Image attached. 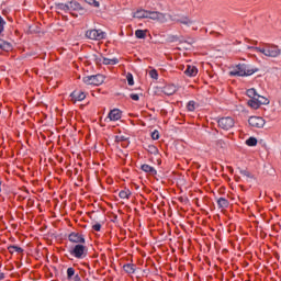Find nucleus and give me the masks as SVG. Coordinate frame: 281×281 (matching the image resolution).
Here are the masks:
<instances>
[{
	"label": "nucleus",
	"mask_w": 281,
	"mask_h": 281,
	"mask_svg": "<svg viewBox=\"0 0 281 281\" xmlns=\"http://www.w3.org/2000/svg\"><path fill=\"white\" fill-rule=\"evenodd\" d=\"M248 106H250L251 109H260V103L258 102V99H250L248 101Z\"/></svg>",
	"instance_id": "5701e85b"
},
{
	"label": "nucleus",
	"mask_w": 281,
	"mask_h": 281,
	"mask_svg": "<svg viewBox=\"0 0 281 281\" xmlns=\"http://www.w3.org/2000/svg\"><path fill=\"white\" fill-rule=\"evenodd\" d=\"M176 21H177V23H180L181 25H184L186 27H190V26L194 25V23H195L194 20H192L190 16H187V15H182L181 18H179Z\"/></svg>",
	"instance_id": "1a4fd4ad"
},
{
	"label": "nucleus",
	"mask_w": 281,
	"mask_h": 281,
	"mask_svg": "<svg viewBox=\"0 0 281 281\" xmlns=\"http://www.w3.org/2000/svg\"><path fill=\"white\" fill-rule=\"evenodd\" d=\"M10 254H22L23 248L19 246H9Z\"/></svg>",
	"instance_id": "393cba45"
},
{
	"label": "nucleus",
	"mask_w": 281,
	"mask_h": 281,
	"mask_svg": "<svg viewBox=\"0 0 281 281\" xmlns=\"http://www.w3.org/2000/svg\"><path fill=\"white\" fill-rule=\"evenodd\" d=\"M134 19H148V10H137L136 12H134L133 14Z\"/></svg>",
	"instance_id": "2eb2a0df"
},
{
	"label": "nucleus",
	"mask_w": 281,
	"mask_h": 281,
	"mask_svg": "<svg viewBox=\"0 0 281 281\" xmlns=\"http://www.w3.org/2000/svg\"><path fill=\"white\" fill-rule=\"evenodd\" d=\"M126 139H128V138L126 136H122V135L115 137L116 142H126Z\"/></svg>",
	"instance_id": "a19ab883"
},
{
	"label": "nucleus",
	"mask_w": 281,
	"mask_h": 281,
	"mask_svg": "<svg viewBox=\"0 0 281 281\" xmlns=\"http://www.w3.org/2000/svg\"><path fill=\"white\" fill-rule=\"evenodd\" d=\"M5 25V21H3V18L0 16V34L3 32V26Z\"/></svg>",
	"instance_id": "79ce46f5"
},
{
	"label": "nucleus",
	"mask_w": 281,
	"mask_h": 281,
	"mask_svg": "<svg viewBox=\"0 0 281 281\" xmlns=\"http://www.w3.org/2000/svg\"><path fill=\"white\" fill-rule=\"evenodd\" d=\"M240 175H243L244 177H247L248 179H254V176H251V175L249 173V171H247V170H241V171H240Z\"/></svg>",
	"instance_id": "e433bc0d"
},
{
	"label": "nucleus",
	"mask_w": 281,
	"mask_h": 281,
	"mask_svg": "<svg viewBox=\"0 0 281 281\" xmlns=\"http://www.w3.org/2000/svg\"><path fill=\"white\" fill-rule=\"evenodd\" d=\"M3 278H5V274L0 272V280H3Z\"/></svg>",
	"instance_id": "c03bdc74"
},
{
	"label": "nucleus",
	"mask_w": 281,
	"mask_h": 281,
	"mask_svg": "<svg viewBox=\"0 0 281 281\" xmlns=\"http://www.w3.org/2000/svg\"><path fill=\"white\" fill-rule=\"evenodd\" d=\"M258 72V68L251 67L247 64H238L231 67L229 76H237L239 78H245L248 76H254Z\"/></svg>",
	"instance_id": "f257e3e1"
},
{
	"label": "nucleus",
	"mask_w": 281,
	"mask_h": 281,
	"mask_svg": "<svg viewBox=\"0 0 281 281\" xmlns=\"http://www.w3.org/2000/svg\"><path fill=\"white\" fill-rule=\"evenodd\" d=\"M108 119L110 120L111 124L115 122H122V111L120 109H113L109 112Z\"/></svg>",
	"instance_id": "6e6552de"
},
{
	"label": "nucleus",
	"mask_w": 281,
	"mask_h": 281,
	"mask_svg": "<svg viewBox=\"0 0 281 281\" xmlns=\"http://www.w3.org/2000/svg\"><path fill=\"white\" fill-rule=\"evenodd\" d=\"M135 36H136V38H146V31H144V30H136Z\"/></svg>",
	"instance_id": "cd10ccee"
},
{
	"label": "nucleus",
	"mask_w": 281,
	"mask_h": 281,
	"mask_svg": "<svg viewBox=\"0 0 281 281\" xmlns=\"http://www.w3.org/2000/svg\"><path fill=\"white\" fill-rule=\"evenodd\" d=\"M247 95L248 98H251V100L257 99L258 98V92H256V89L251 88L247 90Z\"/></svg>",
	"instance_id": "a878e982"
},
{
	"label": "nucleus",
	"mask_w": 281,
	"mask_h": 281,
	"mask_svg": "<svg viewBox=\"0 0 281 281\" xmlns=\"http://www.w3.org/2000/svg\"><path fill=\"white\" fill-rule=\"evenodd\" d=\"M70 98L72 102H82V100H85L87 95L85 94V92L74 91L71 92Z\"/></svg>",
	"instance_id": "9b49d317"
},
{
	"label": "nucleus",
	"mask_w": 281,
	"mask_h": 281,
	"mask_svg": "<svg viewBox=\"0 0 281 281\" xmlns=\"http://www.w3.org/2000/svg\"><path fill=\"white\" fill-rule=\"evenodd\" d=\"M119 196H120V199H128V192H126V191H121V192L119 193Z\"/></svg>",
	"instance_id": "4c0bfd02"
},
{
	"label": "nucleus",
	"mask_w": 281,
	"mask_h": 281,
	"mask_svg": "<svg viewBox=\"0 0 281 281\" xmlns=\"http://www.w3.org/2000/svg\"><path fill=\"white\" fill-rule=\"evenodd\" d=\"M248 124L254 128H265V124H267V122L261 116H250L248 119Z\"/></svg>",
	"instance_id": "0eeeda50"
},
{
	"label": "nucleus",
	"mask_w": 281,
	"mask_h": 281,
	"mask_svg": "<svg viewBox=\"0 0 281 281\" xmlns=\"http://www.w3.org/2000/svg\"><path fill=\"white\" fill-rule=\"evenodd\" d=\"M217 205L218 207H221L222 210H225V207L229 206V202L227 200H225V198H220L217 200Z\"/></svg>",
	"instance_id": "4be33fe9"
},
{
	"label": "nucleus",
	"mask_w": 281,
	"mask_h": 281,
	"mask_svg": "<svg viewBox=\"0 0 281 281\" xmlns=\"http://www.w3.org/2000/svg\"><path fill=\"white\" fill-rule=\"evenodd\" d=\"M220 128H223V131H229L231 128H234V119L226 116L222 117L217 121Z\"/></svg>",
	"instance_id": "423d86ee"
},
{
	"label": "nucleus",
	"mask_w": 281,
	"mask_h": 281,
	"mask_svg": "<svg viewBox=\"0 0 281 281\" xmlns=\"http://www.w3.org/2000/svg\"><path fill=\"white\" fill-rule=\"evenodd\" d=\"M248 49H255L256 52L263 54V56H267V58H278V56H281V49L277 45H267L263 48L248 47Z\"/></svg>",
	"instance_id": "f03ea898"
},
{
	"label": "nucleus",
	"mask_w": 281,
	"mask_h": 281,
	"mask_svg": "<svg viewBox=\"0 0 281 281\" xmlns=\"http://www.w3.org/2000/svg\"><path fill=\"white\" fill-rule=\"evenodd\" d=\"M117 63H120V59L117 58H112V59H106V65H117Z\"/></svg>",
	"instance_id": "72a5a7b5"
},
{
	"label": "nucleus",
	"mask_w": 281,
	"mask_h": 281,
	"mask_svg": "<svg viewBox=\"0 0 281 281\" xmlns=\"http://www.w3.org/2000/svg\"><path fill=\"white\" fill-rule=\"evenodd\" d=\"M85 251H87V248L83 245H76L71 254L75 255V258H82Z\"/></svg>",
	"instance_id": "9d476101"
},
{
	"label": "nucleus",
	"mask_w": 281,
	"mask_h": 281,
	"mask_svg": "<svg viewBox=\"0 0 281 281\" xmlns=\"http://www.w3.org/2000/svg\"><path fill=\"white\" fill-rule=\"evenodd\" d=\"M0 49H3L4 52H10V49H12V44L0 40Z\"/></svg>",
	"instance_id": "412c9836"
},
{
	"label": "nucleus",
	"mask_w": 281,
	"mask_h": 281,
	"mask_svg": "<svg viewBox=\"0 0 281 281\" xmlns=\"http://www.w3.org/2000/svg\"><path fill=\"white\" fill-rule=\"evenodd\" d=\"M167 41L168 43H183V36L169 34Z\"/></svg>",
	"instance_id": "dca6fc26"
},
{
	"label": "nucleus",
	"mask_w": 281,
	"mask_h": 281,
	"mask_svg": "<svg viewBox=\"0 0 281 281\" xmlns=\"http://www.w3.org/2000/svg\"><path fill=\"white\" fill-rule=\"evenodd\" d=\"M184 74L186 76H190L192 78L199 74V69L195 66H188Z\"/></svg>",
	"instance_id": "f3484780"
},
{
	"label": "nucleus",
	"mask_w": 281,
	"mask_h": 281,
	"mask_svg": "<svg viewBox=\"0 0 281 281\" xmlns=\"http://www.w3.org/2000/svg\"><path fill=\"white\" fill-rule=\"evenodd\" d=\"M149 76L150 78H153L154 80H157L159 78V74H157V70L153 69L149 71Z\"/></svg>",
	"instance_id": "473e14b6"
},
{
	"label": "nucleus",
	"mask_w": 281,
	"mask_h": 281,
	"mask_svg": "<svg viewBox=\"0 0 281 281\" xmlns=\"http://www.w3.org/2000/svg\"><path fill=\"white\" fill-rule=\"evenodd\" d=\"M218 144H220L221 148H223V145H224L225 143L220 142Z\"/></svg>",
	"instance_id": "a18cd8bd"
},
{
	"label": "nucleus",
	"mask_w": 281,
	"mask_h": 281,
	"mask_svg": "<svg viewBox=\"0 0 281 281\" xmlns=\"http://www.w3.org/2000/svg\"><path fill=\"white\" fill-rule=\"evenodd\" d=\"M92 228L94 229V232H100V229H102V224L97 223L92 226Z\"/></svg>",
	"instance_id": "58836bf2"
},
{
	"label": "nucleus",
	"mask_w": 281,
	"mask_h": 281,
	"mask_svg": "<svg viewBox=\"0 0 281 281\" xmlns=\"http://www.w3.org/2000/svg\"><path fill=\"white\" fill-rule=\"evenodd\" d=\"M126 78L130 87H133V85H135V81L133 80V74L128 72Z\"/></svg>",
	"instance_id": "2f4dec72"
},
{
	"label": "nucleus",
	"mask_w": 281,
	"mask_h": 281,
	"mask_svg": "<svg viewBox=\"0 0 281 281\" xmlns=\"http://www.w3.org/2000/svg\"><path fill=\"white\" fill-rule=\"evenodd\" d=\"M55 9L57 10L58 14H60V10H63L64 12H69V2L56 3Z\"/></svg>",
	"instance_id": "6ab92c4d"
},
{
	"label": "nucleus",
	"mask_w": 281,
	"mask_h": 281,
	"mask_svg": "<svg viewBox=\"0 0 281 281\" xmlns=\"http://www.w3.org/2000/svg\"><path fill=\"white\" fill-rule=\"evenodd\" d=\"M130 98H132L133 100H135L137 102V100H139V94L132 93V94H130Z\"/></svg>",
	"instance_id": "37998d69"
},
{
	"label": "nucleus",
	"mask_w": 281,
	"mask_h": 281,
	"mask_svg": "<svg viewBox=\"0 0 281 281\" xmlns=\"http://www.w3.org/2000/svg\"><path fill=\"white\" fill-rule=\"evenodd\" d=\"M76 273V270H74V268H68L67 269V277L69 279L74 278V274Z\"/></svg>",
	"instance_id": "f704fd0d"
},
{
	"label": "nucleus",
	"mask_w": 281,
	"mask_h": 281,
	"mask_svg": "<svg viewBox=\"0 0 281 281\" xmlns=\"http://www.w3.org/2000/svg\"><path fill=\"white\" fill-rule=\"evenodd\" d=\"M195 105H196V103L194 101H189V103L187 105L188 111L194 112L196 109Z\"/></svg>",
	"instance_id": "7c9ffc66"
},
{
	"label": "nucleus",
	"mask_w": 281,
	"mask_h": 281,
	"mask_svg": "<svg viewBox=\"0 0 281 281\" xmlns=\"http://www.w3.org/2000/svg\"><path fill=\"white\" fill-rule=\"evenodd\" d=\"M68 10L71 11H77V12H82L85 11V9H82V5H80V3H78L77 1H69L68 2Z\"/></svg>",
	"instance_id": "4468645a"
},
{
	"label": "nucleus",
	"mask_w": 281,
	"mask_h": 281,
	"mask_svg": "<svg viewBox=\"0 0 281 281\" xmlns=\"http://www.w3.org/2000/svg\"><path fill=\"white\" fill-rule=\"evenodd\" d=\"M182 49H190V47H192V45H194V38L192 37H188V38H183L182 37V42H180Z\"/></svg>",
	"instance_id": "f8f14e48"
},
{
	"label": "nucleus",
	"mask_w": 281,
	"mask_h": 281,
	"mask_svg": "<svg viewBox=\"0 0 281 281\" xmlns=\"http://www.w3.org/2000/svg\"><path fill=\"white\" fill-rule=\"evenodd\" d=\"M69 240H70V243H85V238L76 233H71L69 235Z\"/></svg>",
	"instance_id": "a211bd4d"
},
{
	"label": "nucleus",
	"mask_w": 281,
	"mask_h": 281,
	"mask_svg": "<svg viewBox=\"0 0 281 281\" xmlns=\"http://www.w3.org/2000/svg\"><path fill=\"white\" fill-rule=\"evenodd\" d=\"M151 138H153V139H159V131H154V132L151 133Z\"/></svg>",
	"instance_id": "ea45409f"
},
{
	"label": "nucleus",
	"mask_w": 281,
	"mask_h": 281,
	"mask_svg": "<svg viewBox=\"0 0 281 281\" xmlns=\"http://www.w3.org/2000/svg\"><path fill=\"white\" fill-rule=\"evenodd\" d=\"M82 82L88 86L98 87L104 82V75H91L82 78Z\"/></svg>",
	"instance_id": "20e7f679"
},
{
	"label": "nucleus",
	"mask_w": 281,
	"mask_h": 281,
	"mask_svg": "<svg viewBox=\"0 0 281 281\" xmlns=\"http://www.w3.org/2000/svg\"><path fill=\"white\" fill-rule=\"evenodd\" d=\"M142 170L144 172H149V175H153V176L157 175V170H155V168H153L150 165H143Z\"/></svg>",
	"instance_id": "aec40b11"
},
{
	"label": "nucleus",
	"mask_w": 281,
	"mask_h": 281,
	"mask_svg": "<svg viewBox=\"0 0 281 281\" xmlns=\"http://www.w3.org/2000/svg\"><path fill=\"white\" fill-rule=\"evenodd\" d=\"M125 273H135V266L133 263H127L123 266Z\"/></svg>",
	"instance_id": "b1692460"
},
{
	"label": "nucleus",
	"mask_w": 281,
	"mask_h": 281,
	"mask_svg": "<svg viewBox=\"0 0 281 281\" xmlns=\"http://www.w3.org/2000/svg\"><path fill=\"white\" fill-rule=\"evenodd\" d=\"M75 280H78V276L75 277Z\"/></svg>",
	"instance_id": "09e8293b"
},
{
	"label": "nucleus",
	"mask_w": 281,
	"mask_h": 281,
	"mask_svg": "<svg viewBox=\"0 0 281 281\" xmlns=\"http://www.w3.org/2000/svg\"><path fill=\"white\" fill-rule=\"evenodd\" d=\"M246 144H247V146H257L258 139H256V137H249V138L246 140Z\"/></svg>",
	"instance_id": "c85d7f7f"
},
{
	"label": "nucleus",
	"mask_w": 281,
	"mask_h": 281,
	"mask_svg": "<svg viewBox=\"0 0 281 281\" xmlns=\"http://www.w3.org/2000/svg\"><path fill=\"white\" fill-rule=\"evenodd\" d=\"M85 3H88V5H93V8H100V2L95 0H83Z\"/></svg>",
	"instance_id": "c756f323"
},
{
	"label": "nucleus",
	"mask_w": 281,
	"mask_h": 281,
	"mask_svg": "<svg viewBox=\"0 0 281 281\" xmlns=\"http://www.w3.org/2000/svg\"><path fill=\"white\" fill-rule=\"evenodd\" d=\"M86 38H89V41H102L104 38V32L100 30H88L85 34Z\"/></svg>",
	"instance_id": "39448f33"
},
{
	"label": "nucleus",
	"mask_w": 281,
	"mask_h": 281,
	"mask_svg": "<svg viewBox=\"0 0 281 281\" xmlns=\"http://www.w3.org/2000/svg\"><path fill=\"white\" fill-rule=\"evenodd\" d=\"M157 147H155V145H150L148 147V153H150L151 155H157Z\"/></svg>",
	"instance_id": "c9c22d12"
},
{
	"label": "nucleus",
	"mask_w": 281,
	"mask_h": 281,
	"mask_svg": "<svg viewBox=\"0 0 281 281\" xmlns=\"http://www.w3.org/2000/svg\"><path fill=\"white\" fill-rule=\"evenodd\" d=\"M108 183H113V180L109 181V179H108Z\"/></svg>",
	"instance_id": "49530a36"
},
{
	"label": "nucleus",
	"mask_w": 281,
	"mask_h": 281,
	"mask_svg": "<svg viewBox=\"0 0 281 281\" xmlns=\"http://www.w3.org/2000/svg\"><path fill=\"white\" fill-rule=\"evenodd\" d=\"M147 19H150L151 21H157L158 23H168V21H175V19H172V15L158 11H147Z\"/></svg>",
	"instance_id": "7ed1b4c3"
},
{
	"label": "nucleus",
	"mask_w": 281,
	"mask_h": 281,
	"mask_svg": "<svg viewBox=\"0 0 281 281\" xmlns=\"http://www.w3.org/2000/svg\"><path fill=\"white\" fill-rule=\"evenodd\" d=\"M231 172H234V169L233 168H229Z\"/></svg>",
	"instance_id": "de8ad7c7"
},
{
	"label": "nucleus",
	"mask_w": 281,
	"mask_h": 281,
	"mask_svg": "<svg viewBox=\"0 0 281 281\" xmlns=\"http://www.w3.org/2000/svg\"><path fill=\"white\" fill-rule=\"evenodd\" d=\"M257 102H259V106H260V104H265V105L269 104L270 101L269 99L259 94L257 95Z\"/></svg>",
	"instance_id": "bb28decb"
},
{
	"label": "nucleus",
	"mask_w": 281,
	"mask_h": 281,
	"mask_svg": "<svg viewBox=\"0 0 281 281\" xmlns=\"http://www.w3.org/2000/svg\"><path fill=\"white\" fill-rule=\"evenodd\" d=\"M165 95H175L177 93V86L168 85L162 89Z\"/></svg>",
	"instance_id": "ddd939ff"
}]
</instances>
